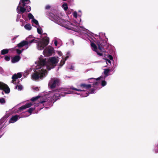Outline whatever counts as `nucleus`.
<instances>
[{"label":"nucleus","instance_id":"1","mask_svg":"<svg viewBox=\"0 0 158 158\" xmlns=\"http://www.w3.org/2000/svg\"><path fill=\"white\" fill-rule=\"evenodd\" d=\"M73 15L74 19L71 20L70 22L64 21L62 19L60 16L59 12L57 11H55L53 13H50L48 15L49 19L51 20L68 29L80 32L81 37L86 40H89L91 41V38L89 36L90 34L87 32L86 29L80 26V23L81 21V19L80 17L77 18V12H74Z\"/></svg>","mask_w":158,"mask_h":158},{"label":"nucleus","instance_id":"2","mask_svg":"<svg viewBox=\"0 0 158 158\" xmlns=\"http://www.w3.org/2000/svg\"><path fill=\"white\" fill-rule=\"evenodd\" d=\"M58 57H53L49 59L40 56L34 65V73L31 76L32 79L36 80L45 77L47 74L46 69L50 70L53 68L58 61Z\"/></svg>","mask_w":158,"mask_h":158},{"label":"nucleus","instance_id":"3","mask_svg":"<svg viewBox=\"0 0 158 158\" xmlns=\"http://www.w3.org/2000/svg\"><path fill=\"white\" fill-rule=\"evenodd\" d=\"M72 93L68 89L64 88H59L53 91H50L43 96L40 95L32 98L31 100L32 102L40 99V102L38 104V106H44V107L46 108H48V106L52 105V101L54 102L59 99L61 96H64L66 94Z\"/></svg>","mask_w":158,"mask_h":158},{"label":"nucleus","instance_id":"4","mask_svg":"<svg viewBox=\"0 0 158 158\" xmlns=\"http://www.w3.org/2000/svg\"><path fill=\"white\" fill-rule=\"evenodd\" d=\"M110 70L106 69L104 70V75H102L96 79L92 78L89 79V82L93 83V87L94 89H92L90 91V93H94L96 92L95 89H99L104 86L106 84V82L105 81V78L108 76Z\"/></svg>","mask_w":158,"mask_h":158},{"label":"nucleus","instance_id":"5","mask_svg":"<svg viewBox=\"0 0 158 158\" xmlns=\"http://www.w3.org/2000/svg\"><path fill=\"white\" fill-rule=\"evenodd\" d=\"M37 38H35L31 35H29L26 38L25 41H22L18 44L17 47L12 49H15L17 53L19 54L24 50L27 49L28 48L29 44L36 43Z\"/></svg>","mask_w":158,"mask_h":158},{"label":"nucleus","instance_id":"6","mask_svg":"<svg viewBox=\"0 0 158 158\" xmlns=\"http://www.w3.org/2000/svg\"><path fill=\"white\" fill-rule=\"evenodd\" d=\"M23 110L15 109V110H17L15 111V113H20L21 114V115L20 116L18 115L12 116L9 120V123H14L17 121L19 118L27 117L29 116L31 113H37L38 112L36 111V110L37 109H28L25 112H23ZM37 111H38V110Z\"/></svg>","mask_w":158,"mask_h":158},{"label":"nucleus","instance_id":"7","mask_svg":"<svg viewBox=\"0 0 158 158\" xmlns=\"http://www.w3.org/2000/svg\"><path fill=\"white\" fill-rule=\"evenodd\" d=\"M92 85L90 84H81L79 85V89H77L73 87H71V89L73 90L80 92L79 93L74 92V94L80 95L81 97H85L89 95L88 93L86 91L90 89Z\"/></svg>","mask_w":158,"mask_h":158},{"label":"nucleus","instance_id":"8","mask_svg":"<svg viewBox=\"0 0 158 158\" xmlns=\"http://www.w3.org/2000/svg\"><path fill=\"white\" fill-rule=\"evenodd\" d=\"M30 2L29 0H20L17 8V11L19 14L23 13L25 12H29L31 7L27 5Z\"/></svg>","mask_w":158,"mask_h":158},{"label":"nucleus","instance_id":"9","mask_svg":"<svg viewBox=\"0 0 158 158\" xmlns=\"http://www.w3.org/2000/svg\"><path fill=\"white\" fill-rule=\"evenodd\" d=\"M97 44L98 46L99 49L101 51V52H99L98 51V48L96 44L93 43H91V46L92 47V48L93 51L95 52L99 56H102V52H106V51L105 50H103V47L105 46L106 45V43L105 40H102L100 39L99 40H98L97 41Z\"/></svg>","mask_w":158,"mask_h":158},{"label":"nucleus","instance_id":"10","mask_svg":"<svg viewBox=\"0 0 158 158\" xmlns=\"http://www.w3.org/2000/svg\"><path fill=\"white\" fill-rule=\"evenodd\" d=\"M49 42V38L47 37L40 39L37 38L36 43L37 49L40 50H43L48 44Z\"/></svg>","mask_w":158,"mask_h":158},{"label":"nucleus","instance_id":"11","mask_svg":"<svg viewBox=\"0 0 158 158\" xmlns=\"http://www.w3.org/2000/svg\"><path fill=\"white\" fill-rule=\"evenodd\" d=\"M22 103H19L15 106L12 109H27L29 108L31 106L37 107L38 106V104L33 103V102H29L26 103L25 105L21 106Z\"/></svg>","mask_w":158,"mask_h":158},{"label":"nucleus","instance_id":"12","mask_svg":"<svg viewBox=\"0 0 158 158\" xmlns=\"http://www.w3.org/2000/svg\"><path fill=\"white\" fill-rule=\"evenodd\" d=\"M59 80L56 78H52L48 84V86L51 89L55 88L58 86Z\"/></svg>","mask_w":158,"mask_h":158},{"label":"nucleus","instance_id":"13","mask_svg":"<svg viewBox=\"0 0 158 158\" xmlns=\"http://www.w3.org/2000/svg\"><path fill=\"white\" fill-rule=\"evenodd\" d=\"M54 49L53 47L48 46L44 51L43 53L45 56H49L51 55L53 52Z\"/></svg>","mask_w":158,"mask_h":158},{"label":"nucleus","instance_id":"14","mask_svg":"<svg viewBox=\"0 0 158 158\" xmlns=\"http://www.w3.org/2000/svg\"><path fill=\"white\" fill-rule=\"evenodd\" d=\"M0 89L3 90L6 94L9 93L10 92V89L8 86L1 82H0Z\"/></svg>","mask_w":158,"mask_h":158},{"label":"nucleus","instance_id":"15","mask_svg":"<svg viewBox=\"0 0 158 158\" xmlns=\"http://www.w3.org/2000/svg\"><path fill=\"white\" fill-rule=\"evenodd\" d=\"M21 77L22 75L20 73H18L17 74H14L12 77L13 80L11 81L12 83L14 84H16V81H18L16 80L17 79Z\"/></svg>","mask_w":158,"mask_h":158},{"label":"nucleus","instance_id":"16","mask_svg":"<svg viewBox=\"0 0 158 158\" xmlns=\"http://www.w3.org/2000/svg\"><path fill=\"white\" fill-rule=\"evenodd\" d=\"M20 59V57L19 56H15L11 58V61L13 63L18 62Z\"/></svg>","mask_w":158,"mask_h":158},{"label":"nucleus","instance_id":"17","mask_svg":"<svg viewBox=\"0 0 158 158\" xmlns=\"http://www.w3.org/2000/svg\"><path fill=\"white\" fill-rule=\"evenodd\" d=\"M62 60H61L60 62V63L59 65L61 67L65 63V61L68 58V56H67L65 57H62Z\"/></svg>","mask_w":158,"mask_h":158},{"label":"nucleus","instance_id":"18","mask_svg":"<svg viewBox=\"0 0 158 158\" xmlns=\"http://www.w3.org/2000/svg\"><path fill=\"white\" fill-rule=\"evenodd\" d=\"M60 40L56 37H55L54 38L53 40L54 42L55 45L56 46H57L58 45V43L60 41Z\"/></svg>","mask_w":158,"mask_h":158},{"label":"nucleus","instance_id":"19","mask_svg":"<svg viewBox=\"0 0 158 158\" xmlns=\"http://www.w3.org/2000/svg\"><path fill=\"white\" fill-rule=\"evenodd\" d=\"M10 50L9 49H4L1 51V54L2 55H4L7 54L8 52Z\"/></svg>","mask_w":158,"mask_h":158},{"label":"nucleus","instance_id":"20","mask_svg":"<svg viewBox=\"0 0 158 158\" xmlns=\"http://www.w3.org/2000/svg\"><path fill=\"white\" fill-rule=\"evenodd\" d=\"M24 28L27 30H30L31 29V27L30 24L29 23L26 24L24 26Z\"/></svg>","mask_w":158,"mask_h":158},{"label":"nucleus","instance_id":"21","mask_svg":"<svg viewBox=\"0 0 158 158\" xmlns=\"http://www.w3.org/2000/svg\"><path fill=\"white\" fill-rule=\"evenodd\" d=\"M32 23L33 26H34V24H35L36 25V26L37 27L39 26L38 21L34 19H32Z\"/></svg>","mask_w":158,"mask_h":158},{"label":"nucleus","instance_id":"22","mask_svg":"<svg viewBox=\"0 0 158 158\" xmlns=\"http://www.w3.org/2000/svg\"><path fill=\"white\" fill-rule=\"evenodd\" d=\"M37 28V32L40 34H42L43 31L42 28L39 26H35Z\"/></svg>","mask_w":158,"mask_h":158},{"label":"nucleus","instance_id":"23","mask_svg":"<svg viewBox=\"0 0 158 158\" xmlns=\"http://www.w3.org/2000/svg\"><path fill=\"white\" fill-rule=\"evenodd\" d=\"M62 7L65 11H66L68 9L67 4L66 3H64L62 5Z\"/></svg>","mask_w":158,"mask_h":158},{"label":"nucleus","instance_id":"24","mask_svg":"<svg viewBox=\"0 0 158 158\" xmlns=\"http://www.w3.org/2000/svg\"><path fill=\"white\" fill-rule=\"evenodd\" d=\"M13 109H10L8 111H7L6 112V117H9L10 114H12V110Z\"/></svg>","mask_w":158,"mask_h":158},{"label":"nucleus","instance_id":"25","mask_svg":"<svg viewBox=\"0 0 158 158\" xmlns=\"http://www.w3.org/2000/svg\"><path fill=\"white\" fill-rule=\"evenodd\" d=\"M23 89V87L21 85H18L15 86V89H18L19 90H21Z\"/></svg>","mask_w":158,"mask_h":158},{"label":"nucleus","instance_id":"26","mask_svg":"<svg viewBox=\"0 0 158 158\" xmlns=\"http://www.w3.org/2000/svg\"><path fill=\"white\" fill-rule=\"evenodd\" d=\"M5 100L4 98H0V103L1 104H3L5 103Z\"/></svg>","mask_w":158,"mask_h":158},{"label":"nucleus","instance_id":"27","mask_svg":"<svg viewBox=\"0 0 158 158\" xmlns=\"http://www.w3.org/2000/svg\"><path fill=\"white\" fill-rule=\"evenodd\" d=\"M28 17L30 19H34L33 15L30 13H29L28 14Z\"/></svg>","mask_w":158,"mask_h":158},{"label":"nucleus","instance_id":"28","mask_svg":"<svg viewBox=\"0 0 158 158\" xmlns=\"http://www.w3.org/2000/svg\"><path fill=\"white\" fill-rule=\"evenodd\" d=\"M106 61L107 64L108 65L110 64L111 61L110 60L108 59H106Z\"/></svg>","mask_w":158,"mask_h":158},{"label":"nucleus","instance_id":"29","mask_svg":"<svg viewBox=\"0 0 158 158\" xmlns=\"http://www.w3.org/2000/svg\"><path fill=\"white\" fill-rule=\"evenodd\" d=\"M5 59L7 61H8L10 60V57L8 56H6L5 57Z\"/></svg>","mask_w":158,"mask_h":158},{"label":"nucleus","instance_id":"30","mask_svg":"<svg viewBox=\"0 0 158 158\" xmlns=\"http://www.w3.org/2000/svg\"><path fill=\"white\" fill-rule=\"evenodd\" d=\"M155 150L156 152H158V144H157Z\"/></svg>","mask_w":158,"mask_h":158},{"label":"nucleus","instance_id":"31","mask_svg":"<svg viewBox=\"0 0 158 158\" xmlns=\"http://www.w3.org/2000/svg\"><path fill=\"white\" fill-rule=\"evenodd\" d=\"M57 54H58L60 56L62 55V53L61 52L59 51H57Z\"/></svg>","mask_w":158,"mask_h":158},{"label":"nucleus","instance_id":"32","mask_svg":"<svg viewBox=\"0 0 158 158\" xmlns=\"http://www.w3.org/2000/svg\"><path fill=\"white\" fill-rule=\"evenodd\" d=\"M108 57L109 59L110 60H113V57L111 55H109Z\"/></svg>","mask_w":158,"mask_h":158},{"label":"nucleus","instance_id":"33","mask_svg":"<svg viewBox=\"0 0 158 158\" xmlns=\"http://www.w3.org/2000/svg\"><path fill=\"white\" fill-rule=\"evenodd\" d=\"M50 8V6L49 5H47L45 7V9L47 10L49 9Z\"/></svg>","mask_w":158,"mask_h":158},{"label":"nucleus","instance_id":"34","mask_svg":"<svg viewBox=\"0 0 158 158\" xmlns=\"http://www.w3.org/2000/svg\"><path fill=\"white\" fill-rule=\"evenodd\" d=\"M33 89H34L35 91H37L39 90V88L38 87H35L33 88Z\"/></svg>","mask_w":158,"mask_h":158},{"label":"nucleus","instance_id":"35","mask_svg":"<svg viewBox=\"0 0 158 158\" xmlns=\"http://www.w3.org/2000/svg\"><path fill=\"white\" fill-rule=\"evenodd\" d=\"M3 73V70L2 68L0 67V73Z\"/></svg>","mask_w":158,"mask_h":158},{"label":"nucleus","instance_id":"36","mask_svg":"<svg viewBox=\"0 0 158 158\" xmlns=\"http://www.w3.org/2000/svg\"><path fill=\"white\" fill-rule=\"evenodd\" d=\"M19 36V35H16L15 36L14 38L13 39V40H14L16 39Z\"/></svg>","mask_w":158,"mask_h":158},{"label":"nucleus","instance_id":"37","mask_svg":"<svg viewBox=\"0 0 158 158\" xmlns=\"http://www.w3.org/2000/svg\"><path fill=\"white\" fill-rule=\"evenodd\" d=\"M19 18V15H18V16H17V20H16V21H19V20L18 19V18Z\"/></svg>","mask_w":158,"mask_h":158},{"label":"nucleus","instance_id":"38","mask_svg":"<svg viewBox=\"0 0 158 158\" xmlns=\"http://www.w3.org/2000/svg\"><path fill=\"white\" fill-rule=\"evenodd\" d=\"M67 68L68 69H73L72 66H71L70 68H69L68 67H67Z\"/></svg>","mask_w":158,"mask_h":158},{"label":"nucleus","instance_id":"39","mask_svg":"<svg viewBox=\"0 0 158 158\" xmlns=\"http://www.w3.org/2000/svg\"><path fill=\"white\" fill-rule=\"evenodd\" d=\"M24 25V24L23 23H22L21 25V26H23Z\"/></svg>","mask_w":158,"mask_h":158},{"label":"nucleus","instance_id":"40","mask_svg":"<svg viewBox=\"0 0 158 158\" xmlns=\"http://www.w3.org/2000/svg\"><path fill=\"white\" fill-rule=\"evenodd\" d=\"M29 109H35V108H34V107H31V108H30Z\"/></svg>","mask_w":158,"mask_h":158},{"label":"nucleus","instance_id":"41","mask_svg":"<svg viewBox=\"0 0 158 158\" xmlns=\"http://www.w3.org/2000/svg\"><path fill=\"white\" fill-rule=\"evenodd\" d=\"M70 13H71V12H68V14H70Z\"/></svg>","mask_w":158,"mask_h":158}]
</instances>
